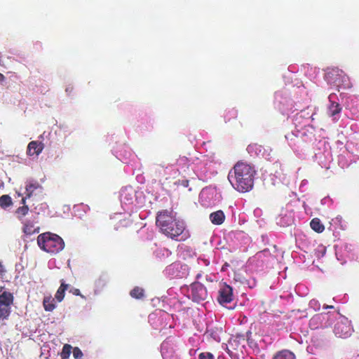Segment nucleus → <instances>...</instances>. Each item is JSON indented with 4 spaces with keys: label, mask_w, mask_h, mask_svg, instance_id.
Returning <instances> with one entry per match:
<instances>
[{
    "label": "nucleus",
    "mask_w": 359,
    "mask_h": 359,
    "mask_svg": "<svg viewBox=\"0 0 359 359\" xmlns=\"http://www.w3.org/2000/svg\"><path fill=\"white\" fill-rule=\"evenodd\" d=\"M255 171L250 165L237 163L228 175V180L232 187L240 192L250 191L253 186V177Z\"/></svg>",
    "instance_id": "nucleus-1"
},
{
    "label": "nucleus",
    "mask_w": 359,
    "mask_h": 359,
    "mask_svg": "<svg viewBox=\"0 0 359 359\" xmlns=\"http://www.w3.org/2000/svg\"><path fill=\"white\" fill-rule=\"evenodd\" d=\"M156 224L163 233L172 238L180 236L184 230V222L177 219L175 215L168 210H163L158 213Z\"/></svg>",
    "instance_id": "nucleus-2"
},
{
    "label": "nucleus",
    "mask_w": 359,
    "mask_h": 359,
    "mask_svg": "<svg viewBox=\"0 0 359 359\" xmlns=\"http://www.w3.org/2000/svg\"><path fill=\"white\" fill-rule=\"evenodd\" d=\"M37 243L41 249L50 253H57L65 248V242L62 238L48 232L39 235Z\"/></svg>",
    "instance_id": "nucleus-3"
},
{
    "label": "nucleus",
    "mask_w": 359,
    "mask_h": 359,
    "mask_svg": "<svg viewBox=\"0 0 359 359\" xmlns=\"http://www.w3.org/2000/svg\"><path fill=\"white\" fill-rule=\"evenodd\" d=\"M189 296L194 302H201L207 298L208 294L205 287L199 283H194L191 284L188 290Z\"/></svg>",
    "instance_id": "nucleus-4"
},
{
    "label": "nucleus",
    "mask_w": 359,
    "mask_h": 359,
    "mask_svg": "<svg viewBox=\"0 0 359 359\" xmlns=\"http://www.w3.org/2000/svg\"><path fill=\"white\" fill-rule=\"evenodd\" d=\"M219 295L218 297V302L221 304H226L229 303L233 299V291L232 288L228 285L224 284L222 286L219 290Z\"/></svg>",
    "instance_id": "nucleus-5"
},
{
    "label": "nucleus",
    "mask_w": 359,
    "mask_h": 359,
    "mask_svg": "<svg viewBox=\"0 0 359 359\" xmlns=\"http://www.w3.org/2000/svg\"><path fill=\"white\" fill-rule=\"evenodd\" d=\"M335 334L341 338H346L351 335V328L347 322H338L334 327Z\"/></svg>",
    "instance_id": "nucleus-6"
},
{
    "label": "nucleus",
    "mask_w": 359,
    "mask_h": 359,
    "mask_svg": "<svg viewBox=\"0 0 359 359\" xmlns=\"http://www.w3.org/2000/svg\"><path fill=\"white\" fill-rule=\"evenodd\" d=\"M44 148L43 143L37 141H32L29 143L27 147V154L29 156H38L41 153Z\"/></svg>",
    "instance_id": "nucleus-7"
},
{
    "label": "nucleus",
    "mask_w": 359,
    "mask_h": 359,
    "mask_svg": "<svg viewBox=\"0 0 359 359\" xmlns=\"http://www.w3.org/2000/svg\"><path fill=\"white\" fill-rule=\"evenodd\" d=\"M42 189L41 186L37 182H33V181H28L26 182L25 186V192L26 194V198H30L32 196H33L35 191L39 190L41 191Z\"/></svg>",
    "instance_id": "nucleus-8"
},
{
    "label": "nucleus",
    "mask_w": 359,
    "mask_h": 359,
    "mask_svg": "<svg viewBox=\"0 0 359 359\" xmlns=\"http://www.w3.org/2000/svg\"><path fill=\"white\" fill-rule=\"evenodd\" d=\"M23 231L27 235H32L33 233L39 232V226H36L35 223L31 220H26L24 224Z\"/></svg>",
    "instance_id": "nucleus-9"
},
{
    "label": "nucleus",
    "mask_w": 359,
    "mask_h": 359,
    "mask_svg": "<svg viewBox=\"0 0 359 359\" xmlns=\"http://www.w3.org/2000/svg\"><path fill=\"white\" fill-rule=\"evenodd\" d=\"M13 302V297L11 292L3 291V287L0 289V304L11 306Z\"/></svg>",
    "instance_id": "nucleus-10"
},
{
    "label": "nucleus",
    "mask_w": 359,
    "mask_h": 359,
    "mask_svg": "<svg viewBox=\"0 0 359 359\" xmlns=\"http://www.w3.org/2000/svg\"><path fill=\"white\" fill-rule=\"evenodd\" d=\"M225 219V215L222 210H217L210 215V219L213 224L220 225Z\"/></svg>",
    "instance_id": "nucleus-11"
},
{
    "label": "nucleus",
    "mask_w": 359,
    "mask_h": 359,
    "mask_svg": "<svg viewBox=\"0 0 359 359\" xmlns=\"http://www.w3.org/2000/svg\"><path fill=\"white\" fill-rule=\"evenodd\" d=\"M44 309L46 311H52L55 309V305L54 304V299L51 296L45 297L43 301Z\"/></svg>",
    "instance_id": "nucleus-12"
},
{
    "label": "nucleus",
    "mask_w": 359,
    "mask_h": 359,
    "mask_svg": "<svg viewBox=\"0 0 359 359\" xmlns=\"http://www.w3.org/2000/svg\"><path fill=\"white\" fill-rule=\"evenodd\" d=\"M310 225H311V229L318 233H321L325 229L323 224L320 222V219L318 218L313 219L310 223Z\"/></svg>",
    "instance_id": "nucleus-13"
},
{
    "label": "nucleus",
    "mask_w": 359,
    "mask_h": 359,
    "mask_svg": "<svg viewBox=\"0 0 359 359\" xmlns=\"http://www.w3.org/2000/svg\"><path fill=\"white\" fill-rule=\"evenodd\" d=\"M273 359H295V355L288 350H283L278 352Z\"/></svg>",
    "instance_id": "nucleus-14"
},
{
    "label": "nucleus",
    "mask_w": 359,
    "mask_h": 359,
    "mask_svg": "<svg viewBox=\"0 0 359 359\" xmlns=\"http://www.w3.org/2000/svg\"><path fill=\"white\" fill-rule=\"evenodd\" d=\"M67 287L68 285L65 284L63 281H62L61 285L55 294V299L58 302H60L63 300L65 297V292L67 289Z\"/></svg>",
    "instance_id": "nucleus-15"
},
{
    "label": "nucleus",
    "mask_w": 359,
    "mask_h": 359,
    "mask_svg": "<svg viewBox=\"0 0 359 359\" xmlns=\"http://www.w3.org/2000/svg\"><path fill=\"white\" fill-rule=\"evenodd\" d=\"M11 313V306L0 304V320L6 319Z\"/></svg>",
    "instance_id": "nucleus-16"
},
{
    "label": "nucleus",
    "mask_w": 359,
    "mask_h": 359,
    "mask_svg": "<svg viewBox=\"0 0 359 359\" xmlns=\"http://www.w3.org/2000/svg\"><path fill=\"white\" fill-rule=\"evenodd\" d=\"M12 204L11 198L8 195H3L0 197V206L6 208Z\"/></svg>",
    "instance_id": "nucleus-17"
},
{
    "label": "nucleus",
    "mask_w": 359,
    "mask_h": 359,
    "mask_svg": "<svg viewBox=\"0 0 359 359\" xmlns=\"http://www.w3.org/2000/svg\"><path fill=\"white\" fill-rule=\"evenodd\" d=\"M26 198H22V203L23 204V206L20 207L17 210V213L19 215H21L22 216H25L27 214L29 208L27 205H25Z\"/></svg>",
    "instance_id": "nucleus-18"
},
{
    "label": "nucleus",
    "mask_w": 359,
    "mask_h": 359,
    "mask_svg": "<svg viewBox=\"0 0 359 359\" xmlns=\"http://www.w3.org/2000/svg\"><path fill=\"white\" fill-rule=\"evenodd\" d=\"M72 348V346H70L69 344H65L63 346V348H62V351L61 353V356L63 359H67L69 357Z\"/></svg>",
    "instance_id": "nucleus-19"
},
{
    "label": "nucleus",
    "mask_w": 359,
    "mask_h": 359,
    "mask_svg": "<svg viewBox=\"0 0 359 359\" xmlns=\"http://www.w3.org/2000/svg\"><path fill=\"white\" fill-rule=\"evenodd\" d=\"M130 295L136 299H140L143 297V290L140 287H135L130 292Z\"/></svg>",
    "instance_id": "nucleus-20"
},
{
    "label": "nucleus",
    "mask_w": 359,
    "mask_h": 359,
    "mask_svg": "<svg viewBox=\"0 0 359 359\" xmlns=\"http://www.w3.org/2000/svg\"><path fill=\"white\" fill-rule=\"evenodd\" d=\"M341 111V107L338 104L332 103L330 107V113L332 116H334Z\"/></svg>",
    "instance_id": "nucleus-21"
},
{
    "label": "nucleus",
    "mask_w": 359,
    "mask_h": 359,
    "mask_svg": "<svg viewBox=\"0 0 359 359\" xmlns=\"http://www.w3.org/2000/svg\"><path fill=\"white\" fill-rule=\"evenodd\" d=\"M198 359H215V356L211 353L203 352L199 354Z\"/></svg>",
    "instance_id": "nucleus-22"
},
{
    "label": "nucleus",
    "mask_w": 359,
    "mask_h": 359,
    "mask_svg": "<svg viewBox=\"0 0 359 359\" xmlns=\"http://www.w3.org/2000/svg\"><path fill=\"white\" fill-rule=\"evenodd\" d=\"M309 306L313 308L315 311H318L320 308V303L316 299H311L309 302Z\"/></svg>",
    "instance_id": "nucleus-23"
},
{
    "label": "nucleus",
    "mask_w": 359,
    "mask_h": 359,
    "mask_svg": "<svg viewBox=\"0 0 359 359\" xmlns=\"http://www.w3.org/2000/svg\"><path fill=\"white\" fill-rule=\"evenodd\" d=\"M73 355L75 359H81L83 353L78 347H76L73 350Z\"/></svg>",
    "instance_id": "nucleus-24"
},
{
    "label": "nucleus",
    "mask_w": 359,
    "mask_h": 359,
    "mask_svg": "<svg viewBox=\"0 0 359 359\" xmlns=\"http://www.w3.org/2000/svg\"><path fill=\"white\" fill-rule=\"evenodd\" d=\"M5 273V269L3 265L0 264V278H2Z\"/></svg>",
    "instance_id": "nucleus-25"
},
{
    "label": "nucleus",
    "mask_w": 359,
    "mask_h": 359,
    "mask_svg": "<svg viewBox=\"0 0 359 359\" xmlns=\"http://www.w3.org/2000/svg\"><path fill=\"white\" fill-rule=\"evenodd\" d=\"M74 294L75 295H80L81 297H83V296L81 294L80 291H79V290H78V289H75V290H74Z\"/></svg>",
    "instance_id": "nucleus-26"
},
{
    "label": "nucleus",
    "mask_w": 359,
    "mask_h": 359,
    "mask_svg": "<svg viewBox=\"0 0 359 359\" xmlns=\"http://www.w3.org/2000/svg\"><path fill=\"white\" fill-rule=\"evenodd\" d=\"M5 81V76L0 73V83H2Z\"/></svg>",
    "instance_id": "nucleus-27"
},
{
    "label": "nucleus",
    "mask_w": 359,
    "mask_h": 359,
    "mask_svg": "<svg viewBox=\"0 0 359 359\" xmlns=\"http://www.w3.org/2000/svg\"><path fill=\"white\" fill-rule=\"evenodd\" d=\"M332 308H333V306H328V305L324 306V309H332Z\"/></svg>",
    "instance_id": "nucleus-28"
},
{
    "label": "nucleus",
    "mask_w": 359,
    "mask_h": 359,
    "mask_svg": "<svg viewBox=\"0 0 359 359\" xmlns=\"http://www.w3.org/2000/svg\"><path fill=\"white\" fill-rule=\"evenodd\" d=\"M18 196H21L22 194L20 193H18Z\"/></svg>",
    "instance_id": "nucleus-29"
}]
</instances>
